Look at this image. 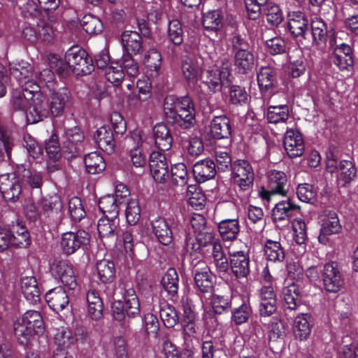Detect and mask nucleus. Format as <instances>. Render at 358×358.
<instances>
[{
    "instance_id": "e2e57ef3",
    "label": "nucleus",
    "mask_w": 358,
    "mask_h": 358,
    "mask_svg": "<svg viewBox=\"0 0 358 358\" xmlns=\"http://www.w3.org/2000/svg\"><path fill=\"white\" fill-rule=\"evenodd\" d=\"M80 25L89 34H97L103 30V24L100 19L91 14H86L82 17Z\"/></svg>"
},
{
    "instance_id": "6e6552de",
    "label": "nucleus",
    "mask_w": 358,
    "mask_h": 358,
    "mask_svg": "<svg viewBox=\"0 0 358 358\" xmlns=\"http://www.w3.org/2000/svg\"><path fill=\"white\" fill-rule=\"evenodd\" d=\"M127 141L132 143L133 145L130 153L133 165L136 167H143L146 164V158L142 152L152 147V138L147 136L141 129H136L131 132Z\"/></svg>"
},
{
    "instance_id": "dca6fc26",
    "label": "nucleus",
    "mask_w": 358,
    "mask_h": 358,
    "mask_svg": "<svg viewBox=\"0 0 358 358\" xmlns=\"http://www.w3.org/2000/svg\"><path fill=\"white\" fill-rule=\"evenodd\" d=\"M150 173L156 182H164L169 178L168 164L164 155L158 151H152L150 155Z\"/></svg>"
},
{
    "instance_id": "c03bdc74",
    "label": "nucleus",
    "mask_w": 358,
    "mask_h": 358,
    "mask_svg": "<svg viewBox=\"0 0 358 358\" xmlns=\"http://www.w3.org/2000/svg\"><path fill=\"white\" fill-rule=\"evenodd\" d=\"M94 140L99 148L103 150L111 152L113 150L115 142L113 132L108 127L99 128L94 134Z\"/></svg>"
},
{
    "instance_id": "69168bd1",
    "label": "nucleus",
    "mask_w": 358,
    "mask_h": 358,
    "mask_svg": "<svg viewBox=\"0 0 358 358\" xmlns=\"http://www.w3.org/2000/svg\"><path fill=\"white\" fill-rule=\"evenodd\" d=\"M167 37L175 45H180L183 41V29L180 22L173 19L168 24Z\"/></svg>"
},
{
    "instance_id": "9b49d317",
    "label": "nucleus",
    "mask_w": 358,
    "mask_h": 358,
    "mask_svg": "<svg viewBox=\"0 0 358 358\" xmlns=\"http://www.w3.org/2000/svg\"><path fill=\"white\" fill-rule=\"evenodd\" d=\"M231 178L235 185L241 190L245 191L253 185L255 173L250 163L246 160L238 159L233 163Z\"/></svg>"
},
{
    "instance_id": "f03ea898",
    "label": "nucleus",
    "mask_w": 358,
    "mask_h": 358,
    "mask_svg": "<svg viewBox=\"0 0 358 358\" xmlns=\"http://www.w3.org/2000/svg\"><path fill=\"white\" fill-rule=\"evenodd\" d=\"M300 207L293 203L289 199L276 203L272 210V218L274 222H285L289 223L292 220L294 231V239L296 244L302 246L306 240V224L301 220L294 217L299 213Z\"/></svg>"
},
{
    "instance_id": "aec40b11",
    "label": "nucleus",
    "mask_w": 358,
    "mask_h": 358,
    "mask_svg": "<svg viewBox=\"0 0 358 358\" xmlns=\"http://www.w3.org/2000/svg\"><path fill=\"white\" fill-rule=\"evenodd\" d=\"M229 76L227 69L222 70L214 66L203 73V83L208 87L210 92H216L222 89L223 81Z\"/></svg>"
},
{
    "instance_id": "13d9d810",
    "label": "nucleus",
    "mask_w": 358,
    "mask_h": 358,
    "mask_svg": "<svg viewBox=\"0 0 358 358\" xmlns=\"http://www.w3.org/2000/svg\"><path fill=\"white\" fill-rule=\"evenodd\" d=\"M119 204L120 203L117 201L114 195L108 194L100 198L99 208L105 215L114 218L117 217Z\"/></svg>"
},
{
    "instance_id": "7ed1b4c3",
    "label": "nucleus",
    "mask_w": 358,
    "mask_h": 358,
    "mask_svg": "<svg viewBox=\"0 0 358 358\" xmlns=\"http://www.w3.org/2000/svg\"><path fill=\"white\" fill-rule=\"evenodd\" d=\"M185 236L184 249L187 254L194 258H199V255L208 257L215 250V246L221 247L220 241L215 238L214 234L208 229L199 234L191 235L190 229L188 231L184 230Z\"/></svg>"
},
{
    "instance_id": "052dcab7",
    "label": "nucleus",
    "mask_w": 358,
    "mask_h": 358,
    "mask_svg": "<svg viewBox=\"0 0 358 358\" xmlns=\"http://www.w3.org/2000/svg\"><path fill=\"white\" fill-rule=\"evenodd\" d=\"M159 315L164 326L172 328L179 322V316L176 308L171 305L164 303L161 306Z\"/></svg>"
},
{
    "instance_id": "7c9ffc66",
    "label": "nucleus",
    "mask_w": 358,
    "mask_h": 358,
    "mask_svg": "<svg viewBox=\"0 0 358 358\" xmlns=\"http://www.w3.org/2000/svg\"><path fill=\"white\" fill-rule=\"evenodd\" d=\"M264 116L270 124L287 123L291 118L290 109L287 104L271 105L268 106Z\"/></svg>"
},
{
    "instance_id": "72a5a7b5",
    "label": "nucleus",
    "mask_w": 358,
    "mask_h": 358,
    "mask_svg": "<svg viewBox=\"0 0 358 358\" xmlns=\"http://www.w3.org/2000/svg\"><path fill=\"white\" fill-rule=\"evenodd\" d=\"M182 75L189 85H194L201 75V68L198 63L191 57H185L182 60Z\"/></svg>"
},
{
    "instance_id": "5fc2aeb1",
    "label": "nucleus",
    "mask_w": 358,
    "mask_h": 358,
    "mask_svg": "<svg viewBox=\"0 0 358 358\" xmlns=\"http://www.w3.org/2000/svg\"><path fill=\"white\" fill-rule=\"evenodd\" d=\"M86 171L90 174H96L106 169V163L103 157L97 152H92L85 157Z\"/></svg>"
},
{
    "instance_id": "bf43d9fd",
    "label": "nucleus",
    "mask_w": 358,
    "mask_h": 358,
    "mask_svg": "<svg viewBox=\"0 0 358 358\" xmlns=\"http://www.w3.org/2000/svg\"><path fill=\"white\" fill-rule=\"evenodd\" d=\"M97 275L103 283L112 282L115 278V265L112 262L101 260L96 264Z\"/></svg>"
},
{
    "instance_id": "20e7f679",
    "label": "nucleus",
    "mask_w": 358,
    "mask_h": 358,
    "mask_svg": "<svg viewBox=\"0 0 358 358\" xmlns=\"http://www.w3.org/2000/svg\"><path fill=\"white\" fill-rule=\"evenodd\" d=\"M121 294L124 299V303L121 301H115L112 304L113 317L117 321H122L126 316L135 317L140 314V302L133 287L129 282H122L119 285Z\"/></svg>"
},
{
    "instance_id": "4d7b16f0",
    "label": "nucleus",
    "mask_w": 358,
    "mask_h": 358,
    "mask_svg": "<svg viewBox=\"0 0 358 358\" xmlns=\"http://www.w3.org/2000/svg\"><path fill=\"white\" fill-rule=\"evenodd\" d=\"M15 336L22 345H27L36 335H39L31 327L17 319L13 324Z\"/></svg>"
},
{
    "instance_id": "4468645a",
    "label": "nucleus",
    "mask_w": 358,
    "mask_h": 358,
    "mask_svg": "<svg viewBox=\"0 0 358 358\" xmlns=\"http://www.w3.org/2000/svg\"><path fill=\"white\" fill-rule=\"evenodd\" d=\"M0 192L6 200L15 201L22 192L20 178L14 172L0 175Z\"/></svg>"
},
{
    "instance_id": "8fccbe9b",
    "label": "nucleus",
    "mask_w": 358,
    "mask_h": 358,
    "mask_svg": "<svg viewBox=\"0 0 358 358\" xmlns=\"http://www.w3.org/2000/svg\"><path fill=\"white\" fill-rule=\"evenodd\" d=\"M40 205L41 206L43 214L48 217L54 214H60L63 208L60 197L55 194L40 199Z\"/></svg>"
},
{
    "instance_id": "e433bc0d",
    "label": "nucleus",
    "mask_w": 358,
    "mask_h": 358,
    "mask_svg": "<svg viewBox=\"0 0 358 358\" xmlns=\"http://www.w3.org/2000/svg\"><path fill=\"white\" fill-rule=\"evenodd\" d=\"M22 15L27 19L28 21H38L43 17H47L48 13L43 7H41L34 0H27L22 5H19Z\"/></svg>"
},
{
    "instance_id": "79ce46f5",
    "label": "nucleus",
    "mask_w": 358,
    "mask_h": 358,
    "mask_svg": "<svg viewBox=\"0 0 358 358\" xmlns=\"http://www.w3.org/2000/svg\"><path fill=\"white\" fill-rule=\"evenodd\" d=\"M87 313L94 320H99L103 315V302L97 291L91 289L87 293Z\"/></svg>"
},
{
    "instance_id": "37998d69",
    "label": "nucleus",
    "mask_w": 358,
    "mask_h": 358,
    "mask_svg": "<svg viewBox=\"0 0 358 358\" xmlns=\"http://www.w3.org/2000/svg\"><path fill=\"white\" fill-rule=\"evenodd\" d=\"M234 54V65L238 73L246 74L250 71L255 64V56L248 49Z\"/></svg>"
},
{
    "instance_id": "a211bd4d",
    "label": "nucleus",
    "mask_w": 358,
    "mask_h": 358,
    "mask_svg": "<svg viewBox=\"0 0 358 358\" xmlns=\"http://www.w3.org/2000/svg\"><path fill=\"white\" fill-rule=\"evenodd\" d=\"M119 225L117 217L106 215L100 218L97 223V230L99 238L103 245H110L116 240V231Z\"/></svg>"
},
{
    "instance_id": "680f3d73",
    "label": "nucleus",
    "mask_w": 358,
    "mask_h": 358,
    "mask_svg": "<svg viewBox=\"0 0 358 358\" xmlns=\"http://www.w3.org/2000/svg\"><path fill=\"white\" fill-rule=\"evenodd\" d=\"M293 329L296 338L300 340L306 339L308 338L311 330L306 314H301L295 317Z\"/></svg>"
},
{
    "instance_id": "a18cd8bd",
    "label": "nucleus",
    "mask_w": 358,
    "mask_h": 358,
    "mask_svg": "<svg viewBox=\"0 0 358 358\" xmlns=\"http://www.w3.org/2000/svg\"><path fill=\"white\" fill-rule=\"evenodd\" d=\"M194 282L196 288L203 293L210 292L213 287V275L208 267L194 271Z\"/></svg>"
},
{
    "instance_id": "f8f14e48",
    "label": "nucleus",
    "mask_w": 358,
    "mask_h": 358,
    "mask_svg": "<svg viewBox=\"0 0 358 358\" xmlns=\"http://www.w3.org/2000/svg\"><path fill=\"white\" fill-rule=\"evenodd\" d=\"M90 243V235L85 230L62 234L60 247L64 254L71 255L79 249H84Z\"/></svg>"
},
{
    "instance_id": "cd10ccee",
    "label": "nucleus",
    "mask_w": 358,
    "mask_h": 358,
    "mask_svg": "<svg viewBox=\"0 0 358 358\" xmlns=\"http://www.w3.org/2000/svg\"><path fill=\"white\" fill-rule=\"evenodd\" d=\"M21 292L30 304H36L41 301V291L37 280L34 276H26L21 279Z\"/></svg>"
},
{
    "instance_id": "3c124183",
    "label": "nucleus",
    "mask_w": 358,
    "mask_h": 358,
    "mask_svg": "<svg viewBox=\"0 0 358 358\" xmlns=\"http://www.w3.org/2000/svg\"><path fill=\"white\" fill-rule=\"evenodd\" d=\"M56 350H68L75 343L72 331L67 327H62L56 330L54 335Z\"/></svg>"
},
{
    "instance_id": "1a4fd4ad",
    "label": "nucleus",
    "mask_w": 358,
    "mask_h": 358,
    "mask_svg": "<svg viewBox=\"0 0 358 358\" xmlns=\"http://www.w3.org/2000/svg\"><path fill=\"white\" fill-rule=\"evenodd\" d=\"M84 136L80 130L74 127L67 129L62 139V153L63 157L71 160L78 156L83 150Z\"/></svg>"
},
{
    "instance_id": "bb28decb",
    "label": "nucleus",
    "mask_w": 358,
    "mask_h": 358,
    "mask_svg": "<svg viewBox=\"0 0 358 358\" xmlns=\"http://www.w3.org/2000/svg\"><path fill=\"white\" fill-rule=\"evenodd\" d=\"M45 297L49 307L55 312L64 310L69 304V296L61 287L49 290Z\"/></svg>"
},
{
    "instance_id": "338daca9",
    "label": "nucleus",
    "mask_w": 358,
    "mask_h": 358,
    "mask_svg": "<svg viewBox=\"0 0 358 358\" xmlns=\"http://www.w3.org/2000/svg\"><path fill=\"white\" fill-rule=\"evenodd\" d=\"M22 86V93L24 99L33 101L35 98H38L42 96L41 92V86L39 83H36V80L30 78L25 80L22 83H19Z\"/></svg>"
},
{
    "instance_id": "f3484780",
    "label": "nucleus",
    "mask_w": 358,
    "mask_h": 358,
    "mask_svg": "<svg viewBox=\"0 0 358 358\" xmlns=\"http://www.w3.org/2000/svg\"><path fill=\"white\" fill-rule=\"evenodd\" d=\"M70 100L71 94L67 88L61 87L57 91L52 92L47 101L51 116H61L69 104Z\"/></svg>"
},
{
    "instance_id": "f257e3e1",
    "label": "nucleus",
    "mask_w": 358,
    "mask_h": 358,
    "mask_svg": "<svg viewBox=\"0 0 358 358\" xmlns=\"http://www.w3.org/2000/svg\"><path fill=\"white\" fill-rule=\"evenodd\" d=\"M164 112L168 121L182 128L188 129L195 122L194 104L188 96H167L164 102Z\"/></svg>"
},
{
    "instance_id": "774afa93",
    "label": "nucleus",
    "mask_w": 358,
    "mask_h": 358,
    "mask_svg": "<svg viewBox=\"0 0 358 358\" xmlns=\"http://www.w3.org/2000/svg\"><path fill=\"white\" fill-rule=\"evenodd\" d=\"M213 157L216 162L215 167L220 171H225L232 167L231 157L227 149L215 148Z\"/></svg>"
},
{
    "instance_id": "f704fd0d",
    "label": "nucleus",
    "mask_w": 358,
    "mask_h": 358,
    "mask_svg": "<svg viewBox=\"0 0 358 358\" xmlns=\"http://www.w3.org/2000/svg\"><path fill=\"white\" fill-rule=\"evenodd\" d=\"M124 54L137 55L142 50L141 35L134 31H125L122 34Z\"/></svg>"
},
{
    "instance_id": "ddd939ff",
    "label": "nucleus",
    "mask_w": 358,
    "mask_h": 358,
    "mask_svg": "<svg viewBox=\"0 0 358 358\" xmlns=\"http://www.w3.org/2000/svg\"><path fill=\"white\" fill-rule=\"evenodd\" d=\"M319 219L322 224L317 239L320 243L325 245L329 242V236L340 233L342 227L337 214L334 210H323L319 215Z\"/></svg>"
},
{
    "instance_id": "0e129e2a",
    "label": "nucleus",
    "mask_w": 358,
    "mask_h": 358,
    "mask_svg": "<svg viewBox=\"0 0 358 358\" xmlns=\"http://www.w3.org/2000/svg\"><path fill=\"white\" fill-rule=\"evenodd\" d=\"M187 202L195 210H200L205 206L206 196L195 185H189L187 192Z\"/></svg>"
},
{
    "instance_id": "c85d7f7f",
    "label": "nucleus",
    "mask_w": 358,
    "mask_h": 358,
    "mask_svg": "<svg viewBox=\"0 0 358 358\" xmlns=\"http://www.w3.org/2000/svg\"><path fill=\"white\" fill-rule=\"evenodd\" d=\"M210 131L214 138H229L231 134L229 119L224 115L215 116L210 122Z\"/></svg>"
},
{
    "instance_id": "c9c22d12",
    "label": "nucleus",
    "mask_w": 358,
    "mask_h": 358,
    "mask_svg": "<svg viewBox=\"0 0 358 358\" xmlns=\"http://www.w3.org/2000/svg\"><path fill=\"white\" fill-rule=\"evenodd\" d=\"M215 250L208 257L206 258L209 259L210 264L214 265L215 271L220 276L225 275L229 269L227 255L222 246L218 248L217 245L215 246Z\"/></svg>"
},
{
    "instance_id": "a878e982",
    "label": "nucleus",
    "mask_w": 358,
    "mask_h": 358,
    "mask_svg": "<svg viewBox=\"0 0 358 358\" xmlns=\"http://www.w3.org/2000/svg\"><path fill=\"white\" fill-rule=\"evenodd\" d=\"M281 296L287 315H288L287 311L296 310L301 305L299 289L294 283L284 287Z\"/></svg>"
},
{
    "instance_id": "603ef678",
    "label": "nucleus",
    "mask_w": 358,
    "mask_h": 358,
    "mask_svg": "<svg viewBox=\"0 0 358 358\" xmlns=\"http://www.w3.org/2000/svg\"><path fill=\"white\" fill-rule=\"evenodd\" d=\"M11 235L12 246L22 248L28 247L31 243L28 230L19 222H17L15 226L13 227Z\"/></svg>"
},
{
    "instance_id": "393cba45",
    "label": "nucleus",
    "mask_w": 358,
    "mask_h": 358,
    "mask_svg": "<svg viewBox=\"0 0 358 358\" xmlns=\"http://www.w3.org/2000/svg\"><path fill=\"white\" fill-rule=\"evenodd\" d=\"M138 94L131 93L127 96V104L134 108L144 106L150 97V83L145 80L138 79L136 83Z\"/></svg>"
},
{
    "instance_id": "423d86ee",
    "label": "nucleus",
    "mask_w": 358,
    "mask_h": 358,
    "mask_svg": "<svg viewBox=\"0 0 358 358\" xmlns=\"http://www.w3.org/2000/svg\"><path fill=\"white\" fill-rule=\"evenodd\" d=\"M266 187H262L258 192L259 196L265 201H269L275 194L286 196L289 185L286 174L278 170H270L266 175Z\"/></svg>"
},
{
    "instance_id": "ea45409f",
    "label": "nucleus",
    "mask_w": 358,
    "mask_h": 358,
    "mask_svg": "<svg viewBox=\"0 0 358 358\" xmlns=\"http://www.w3.org/2000/svg\"><path fill=\"white\" fill-rule=\"evenodd\" d=\"M10 73L19 83L33 77V66L24 60L13 62L9 64Z\"/></svg>"
},
{
    "instance_id": "49530a36",
    "label": "nucleus",
    "mask_w": 358,
    "mask_h": 358,
    "mask_svg": "<svg viewBox=\"0 0 358 358\" xmlns=\"http://www.w3.org/2000/svg\"><path fill=\"white\" fill-rule=\"evenodd\" d=\"M218 230L224 241H234L240 231L238 220L237 219L223 220L218 224Z\"/></svg>"
},
{
    "instance_id": "9d476101",
    "label": "nucleus",
    "mask_w": 358,
    "mask_h": 358,
    "mask_svg": "<svg viewBox=\"0 0 358 358\" xmlns=\"http://www.w3.org/2000/svg\"><path fill=\"white\" fill-rule=\"evenodd\" d=\"M51 272L69 290H76L78 287L77 271L68 260L62 259L54 262L51 266Z\"/></svg>"
},
{
    "instance_id": "de8ad7c7",
    "label": "nucleus",
    "mask_w": 358,
    "mask_h": 358,
    "mask_svg": "<svg viewBox=\"0 0 358 358\" xmlns=\"http://www.w3.org/2000/svg\"><path fill=\"white\" fill-rule=\"evenodd\" d=\"M15 145L12 133L0 128V162L10 160L11 152Z\"/></svg>"
},
{
    "instance_id": "5701e85b",
    "label": "nucleus",
    "mask_w": 358,
    "mask_h": 358,
    "mask_svg": "<svg viewBox=\"0 0 358 358\" xmlns=\"http://www.w3.org/2000/svg\"><path fill=\"white\" fill-rule=\"evenodd\" d=\"M257 83L262 94L264 96L273 94L276 84L275 72L268 66H262L257 73Z\"/></svg>"
},
{
    "instance_id": "2eb2a0df",
    "label": "nucleus",
    "mask_w": 358,
    "mask_h": 358,
    "mask_svg": "<svg viewBox=\"0 0 358 358\" xmlns=\"http://www.w3.org/2000/svg\"><path fill=\"white\" fill-rule=\"evenodd\" d=\"M322 280L327 292L336 293L340 290L343 284V279L337 263L331 262L324 265Z\"/></svg>"
},
{
    "instance_id": "58836bf2",
    "label": "nucleus",
    "mask_w": 358,
    "mask_h": 358,
    "mask_svg": "<svg viewBox=\"0 0 358 358\" xmlns=\"http://www.w3.org/2000/svg\"><path fill=\"white\" fill-rule=\"evenodd\" d=\"M162 285L164 290L173 301L178 298L179 277L176 269L169 268L162 279Z\"/></svg>"
},
{
    "instance_id": "4be33fe9",
    "label": "nucleus",
    "mask_w": 358,
    "mask_h": 358,
    "mask_svg": "<svg viewBox=\"0 0 358 358\" xmlns=\"http://www.w3.org/2000/svg\"><path fill=\"white\" fill-rule=\"evenodd\" d=\"M230 268L237 278H247L250 274V258L243 251L230 254Z\"/></svg>"
},
{
    "instance_id": "6ab92c4d",
    "label": "nucleus",
    "mask_w": 358,
    "mask_h": 358,
    "mask_svg": "<svg viewBox=\"0 0 358 358\" xmlns=\"http://www.w3.org/2000/svg\"><path fill=\"white\" fill-rule=\"evenodd\" d=\"M284 148L290 158L300 157L304 152V142L301 134L292 129H287L283 141Z\"/></svg>"
},
{
    "instance_id": "2f4dec72",
    "label": "nucleus",
    "mask_w": 358,
    "mask_h": 358,
    "mask_svg": "<svg viewBox=\"0 0 358 358\" xmlns=\"http://www.w3.org/2000/svg\"><path fill=\"white\" fill-rule=\"evenodd\" d=\"M155 146L162 151L169 150L173 143V138L168 127L163 123L157 124L153 128Z\"/></svg>"
},
{
    "instance_id": "09e8293b",
    "label": "nucleus",
    "mask_w": 358,
    "mask_h": 358,
    "mask_svg": "<svg viewBox=\"0 0 358 358\" xmlns=\"http://www.w3.org/2000/svg\"><path fill=\"white\" fill-rule=\"evenodd\" d=\"M143 62L150 76H158L162 65V55L159 51L156 49L149 50L145 54Z\"/></svg>"
},
{
    "instance_id": "864d4df0",
    "label": "nucleus",
    "mask_w": 358,
    "mask_h": 358,
    "mask_svg": "<svg viewBox=\"0 0 358 358\" xmlns=\"http://www.w3.org/2000/svg\"><path fill=\"white\" fill-rule=\"evenodd\" d=\"M338 171L340 173L338 182L341 187L349 184L356 176V168L350 160H342L339 164Z\"/></svg>"
},
{
    "instance_id": "0eeeda50",
    "label": "nucleus",
    "mask_w": 358,
    "mask_h": 358,
    "mask_svg": "<svg viewBox=\"0 0 358 358\" xmlns=\"http://www.w3.org/2000/svg\"><path fill=\"white\" fill-rule=\"evenodd\" d=\"M65 59L69 69L76 76L90 74L94 69L92 58L78 46L71 47L66 52Z\"/></svg>"
},
{
    "instance_id": "473e14b6",
    "label": "nucleus",
    "mask_w": 358,
    "mask_h": 358,
    "mask_svg": "<svg viewBox=\"0 0 358 358\" xmlns=\"http://www.w3.org/2000/svg\"><path fill=\"white\" fill-rule=\"evenodd\" d=\"M287 28L294 37L304 36L308 29V20L300 11L289 13Z\"/></svg>"
},
{
    "instance_id": "a19ab883",
    "label": "nucleus",
    "mask_w": 358,
    "mask_h": 358,
    "mask_svg": "<svg viewBox=\"0 0 358 358\" xmlns=\"http://www.w3.org/2000/svg\"><path fill=\"white\" fill-rule=\"evenodd\" d=\"M36 23L38 28V39L45 43L52 42L55 36L56 22L48 15L47 17H43Z\"/></svg>"
},
{
    "instance_id": "4c0bfd02",
    "label": "nucleus",
    "mask_w": 358,
    "mask_h": 358,
    "mask_svg": "<svg viewBox=\"0 0 358 358\" xmlns=\"http://www.w3.org/2000/svg\"><path fill=\"white\" fill-rule=\"evenodd\" d=\"M264 255L267 261L273 263L282 262L285 257L281 243L271 239L266 240L264 243Z\"/></svg>"
},
{
    "instance_id": "6e6d98bb",
    "label": "nucleus",
    "mask_w": 358,
    "mask_h": 358,
    "mask_svg": "<svg viewBox=\"0 0 358 358\" xmlns=\"http://www.w3.org/2000/svg\"><path fill=\"white\" fill-rule=\"evenodd\" d=\"M25 325L31 327L38 334L44 331V323L40 312L27 310L21 318H18Z\"/></svg>"
},
{
    "instance_id": "b1692460",
    "label": "nucleus",
    "mask_w": 358,
    "mask_h": 358,
    "mask_svg": "<svg viewBox=\"0 0 358 358\" xmlns=\"http://www.w3.org/2000/svg\"><path fill=\"white\" fill-rule=\"evenodd\" d=\"M31 101L26 115L29 123H37L51 115L48 102L43 100V96Z\"/></svg>"
},
{
    "instance_id": "39448f33",
    "label": "nucleus",
    "mask_w": 358,
    "mask_h": 358,
    "mask_svg": "<svg viewBox=\"0 0 358 358\" xmlns=\"http://www.w3.org/2000/svg\"><path fill=\"white\" fill-rule=\"evenodd\" d=\"M152 233L158 241L164 245H169L173 238V231L180 232L183 227L178 217H169L165 220L161 217H157L151 220Z\"/></svg>"
},
{
    "instance_id": "c756f323",
    "label": "nucleus",
    "mask_w": 358,
    "mask_h": 358,
    "mask_svg": "<svg viewBox=\"0 0 358 358\" xmlns=\"http://www.w3.org/2000/svg\"><path fill=\"white\" fill-rule=\"evenodd\" d=\"M192 171L195 179L199 182H204L215 177V164L210 159L200 160L194 164Z\"/></svg>"
},
{
    "instance_id": "412c9836",
    "label": "nucleus",
    "mask_w": 358,
    "mask_h": 358,
    "mask_svg": "<svg viewBox=\"0 0 358 358\" xmlns=\"http://www.w3.org/2000/svg\"><path fill=\"white\" fill-rule=\"evenodd\" d=\"M259 297L261 316L268 317L275 312L277 309L276 294L272 286H263L259 289Z\"/></svg>"
}]
</instances>
